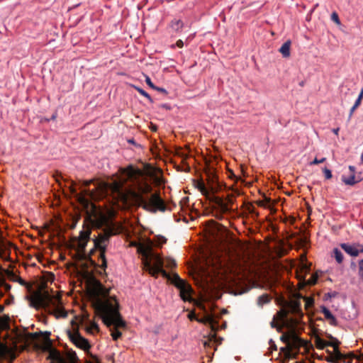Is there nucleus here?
I'll return each instance as SVG.
<instances>
[{
    "label": "nucleus",
    "instance_id": "60",
    "mask_svg": "<svg viewBox=\"0 0 363 363\" xmlns=\"http://www.w3.org/2000/svg\"><path fill=\"white\" fill-rule=\"evenodd\" d=\"M361 160L363 162V152H362V154L361 155Z\"/></svg>",
    "mask_w": 363,
    "mask_h": 363
},
{
    "label": "nucleus",
    "instance_id": "15",
    "mask_svg": "<svg viewBox=\"0 0 363 363\" xmlns=\"http://www.w3.org/2000/svg\"><path fill=\"white\" fill-rule=\"evenodd\" d=\"M362 180V178L357 177L355 174H350L348 177H346L345 175L342 176V181L344 184L349 186H353L355 184L359 182Z\"/></svg>",
    "mask_w": 363,
    "mask_h": 363
},
{
    "label": "nucleus",
    "instance_id": "24",
    "mask_svg": "<svg viewBox=\"0 0 363 363\" xmlns=\"http://www.w3.org/2000/svg\"><path fill=\"white\" fill-rule=\"evenodd\" d=\"M216 202L223 212H226L228 210L227 204L221 199L216 198Z\"/></svg>",
    "mask_w": 363,
    "mask_h": 363
},
{
    "label": "nucleus",
    "instance_id": "7",
    "mask_svg": "<svg viewBox=\"0 0 363 363\" xmlns=\"http://www.w3.org/2000/svg\"><path fill=\"white\" fill-rule=\"evenodd\" d=\"M340 247L351 257H357L363 252V245L358 242H343L340 244Z\"/></svg>",
    "mask_w": 363,
    "mask_h": 363
},
{
    "label": "nucleus",
    "instance_id": "16",
    "mask_svg": "<svg viewBox=\"0 0 363 363\" xmlns=\"http://www.w3.org/2000/svg\"><path fill=\"white\" fill-rule=\"evenodd\" d=\"M291 44V42L289 40L286 41L279 48V51L281 52L283 57H289L290 56Z\"/></svg>",
    "mask_w": 363,
    "mask_h": 363
},
{
    "label": "nucleus",
    "instance_id": "30",
    "mask_svg": "<svg viewBox=\"0 0 363 363\" xmlns=\"http://www.w3.org/2000/svg\"><path fill=\"white\" fill-rule=\"evenodd\" d=\"M167 267H169V268H172V267H175L177 264H176V261L173 259H167Z\"/></svg>",
    "mask_w": 363,
    "mask_h": 363
},
{
    "label": "nucleus",
    "instance_id": "56",
    "mask_svg": "<svg viewBox=\"0 0 363 363\" xmlns=\"http://www.w3.org/2000/svg\"><path fill=\"white\" fill-rule=\"evenodd\" d=\"M326 345H329V346L334 347L333 344L330 343V342H328Z\"/></svg>",
    "mask_w": 363,
    "mask_h": 363
},
{
    "label": "nucleus",
    "instance_id": "39",
    "mask_svg": "<svg viewBox=\"0 0 363 363\" xmlns=\"http://www.w3.org/2000/svg\"><path fill=\"white\" fill-rule=\"evenodd\" d=\"M357 108V107H355L354 106H352V107L350 108V113H349V116H348V119L347 121H350L352 116V114L354 113V111Z\"/></svg>",
    "mask_w": 363,
    "mask_h": 363
},
{
    "label": "nucleus",
    "instance_id": "11",
    "mask_svg": "<svg viewBox=\"0 0 363 363\" xmlns=\"http://www.w3.org/2000/svg\"><path fill=\"white\" fill-rule=\"evenodd\" d=\"M15 358L16 355L12 349L6 344L0 342V359H9L13 361Z\"/></svg>",
    "mask_w": 363,
    "mask_h": 363
},
{
    "label": "nucleus",
    "instance_id": "18",
    "mask_svg": "<svg viewBox=\"0 0 363 363\" xmlns=\"http://www.w3.org/2000/svg\"><path fill=\"white\" fill-rule=\"evenodd\" d=\"M197 189L201 192V194L207 197L210 196L211 193H213V188L211 187V190H209L205 185L203 182H200L197 184Z\"/></svg>",
    "mask_w": 363,
    "mask_h": 363
},
{
    "label": "nucleus",
    "instance_id": "61",
    "mask_svg": "<svg viewBox=\"0 0 363 363\" xmlns=\"http://www.w3.org/2000/svg\"><path fill=\"white\" fill-rule=\"evenodd\" d=\"M71 323H72V325H74V320H72Z\"/></svg>",
    "mask_w": 363,
    "mask_h": 363
},
{
    "label": "nucleus",
    "instance_id": "58",
    "mask_svg": "<svg viewBox=\"0 0 363 363\" xmlns=\"http://www.w3.org/2000/svg\"><path fill=\"white\" fill-rule=\"evenodd\" d=\"M162 240H162V243H164V242H166V239H165V238H162Z\"/></svg>",
    "mask_w": 363,
    "mask_h": 363
},
{
    "label": "nucleus",
    "instance_id": "6",
    "mask_svg": "<svg viewBox=\"0 0 363 363\" xmlns=\"http://www.w3.org/2000/svg\"><path fill=\"white\" fill-rule=\"evenodd\" d=\"M174 285L179 289L180 296L184 301H191L193 289L184 280L182 279L177 274L174 275Z\"/></svg>",
    "mask_w": 363,
    "mask_h": 363
},
{
    "label": "nucleus",
    "instance_id": "27",
    "mask_svg": "<svg viewBox=\"0 0 363 363\" xmlns=\"http://www.w3.org/2000/svg\"><path fill=\"white\" fill-rule=\"evenodd\" d=\"M331 20L335 22L337 25H340V20L338 14L336 12H333L331 14Z\"/></svg>",
    "mask_w": 363,
    "mask_h": 363
},
{
    "label": "nucleus",
    "instance_id": "34",
    "mask_svg": "<svg viewBox=\"0 0 363 363\" xmlns=\"http://www.w3.org/2000/svg\"><path fill=\"white\" fill-rule=\"evenodd\" d=\"M335 347V357H331L327 359V361L330 363H335V361L337 359V350H338V349L337 347Z\"/></svg>",
    "mask_w": 363,
    "mask_h": 363
},
{
    "label": "nucleus",
    "instance_id": "10",
    "mask_svg": "<svg viewBox=\"0 0 363 363\" xmlns=\"http://www.w3.org/2000/svg\"><path fill=\"white\" fill-rule=\"evenodd\" d=\"M198 322L209 325L213 331L218 328V323L216 319V315L213 313L205 311V314L201 318L196 319Z\"/></svg>",
    "mask_w": 363,
    "mask_h": 363
},
{
    "label": "nucleus",
    "instance_id": "49",
    "mask_svg": "<svg viewBox=\"0 0 363 363\" xmlns=\"http://www.w3.org/2000/svg\"><path fill=\"white\" fill-rule=\"evenodd\" d=\"M5 287H6V289L8 291V290H9V289H11V285H9V284H6V285L5 286Z\"/></svg>",
    "mask_w": 363,
    "mask_h": 363
},
{
    "label": "nucleus",
    "instance_id": "45",
    "mask_svg": "<svg viewBox=\"0 0 363 363\" xmlns=\"http://www.w3.org/2000/svg\"><path fill=\"white\" fill-rule=\"evenodd\" d=\"M339 130H340V128H333V133L334 134H335L336 135H338V133H339Z\"/></svg>",
    "mask_w": 363,
    "mask_h": 363
},
{
    "label": "nucleus",
    "instance_id": "26",
    "mask_svg": "<svg viewBox=\"0 0 363 363\" xmlns=\"http://www.w3.org/2000/svg\"><path fill=\"white\" fill-rule=\"evenodd\" d=\"M358 274L359 278L363 280V259L358 262Z\"/></svg>",
    "mask_w": 363,
    "mask_h": 363
},
{
    "label": "nucleus",
    "instance_id": "4",
    "mask_svg": "<svg viewBox=\"0 0 363 363\" xmlns=\"http://www.w3.org/2000/svg\"><path fill=\"white\" fill-rule=\"evenodd\" d=\"M115 228L113 226L106 227L102 233H101L97 238L94 240V246L100 250V258L101 259V267L106 268L107 263L105 257L106 246L109 242L110 238L114 235Z\"/></svg>",
    "mask_w": 363,
    "mask_h": 363
},
{
    "label": "nucleus",
    "instance_id": "48",
    "mask_svg": "<svg viewBox=\"0 0 363 363\" xmlns=\"http://www.w3.org/2000/svg\"><path fill=\"white\" fill-rule=\"evenodd\" d=\"M4 310V306L2 305H0V313H2Z\"/></svg>",
    "mask_w": 363,
    "mask_h": 363
},
{
    "label": "nucleus",
    "instance_id": "5",
    "mask_svg": "<svg viewBox=\"0 0 363 363\" xmlns=\"http://www.w3.org/2000/svg\"><path fill=\"white\" fill-rule=\"evenodd\" d=\"M150 254L151 259L145 264L146 270L154 277L157 278L161 274L163 277L167 278L168 274L163 269L164 264L163 259L157 254L151 252Z\"/></svg>",
    "mask_w": 363,
    "mask_h": 363
},
{
    "label": "nucleus",
    "instance_id": "17",
    "mask_svg": "<svg viewBox=\"0 0 363 363\" xmlns=\"http://www.w3.org/2000/svg\"><path fill=\"white\" fill-rule=\"evenodd\" d=\"M170 27L173 30L179 33L182 31L184 23L180 19H173L170 23Z\"/></svg>",
    "mask_w": 363,
    "mask_h": 363
},
{
    "label": "nucleus",
    "instance_id": "57",
    "mask_svg": "<svg viewBox=\"0 0 363 363\" xmlns=\"http://www.w3.org/2000/svg\"><path fill=\"white\" fill-rule=\"evenodd\" d=\"M355 266H356V265H355V263H354V262H352L351 263V267H354Z\"/></svg>",
    "mask_w": 363,
    "mask_h": 363
},
{
    "label": "nucleus",
    "instance_id": "19",
    "mask_svg": "<svg viewBox=\"0 0 363 363\" xmlns=\"http://www.w3.org/2000/svg\"><path fill=\"white\" fill-rule=\"evenodd\" d=\"M270 301V296L267 294H264L257 298V303L259 307H262L264 304L269 303Z\"/></svg>",
    "mask_w": 363,
    "mask_h": 363
},
{
    "label": "nucleus",
    "instance_id": "51",
    "mask_svg": "<svg viewBox=\"0 0 363 363\" xmlns=\"http://www.w3.org/2000/svg\"><path fill=\"white\" fill-rule=\"evenodd\" d=\"M286 338L284 335H282V336L281 337V340L282 341H284V342H285V341H286Z\"/></svg>",
    "mask_w": 363,
    "mask_h": 363
},
{
    "label": "nucleus",
    "instance_id": "12",
    "mask_svg": "<svg viewBox=\"0 0 363 363\" xmlns=\"http://www.w3.org/2000/svg\"><path fill=\"white\" fill-rule=\"evenodd\" d=\"M320 312L324 315L325 319L332 326H337L338 323L337 318L331 313V311L325 306H320Z\"/></svg>",
    "mask_w": 363,
    "mask_h": 363
},
{
    "label": "nucleus",
    "instance_id": "38",
    "mask_svg": "<svg viewBox=\"0 0 363 363\" xmlns=\"http://www.w3.org/2000/svg\"><path fill=\"white\" fill-rule=\"evenodd\" d=\"M84 195L92 196V193H91L89 190H84V195H77V196H79V199L84 200Z\"/></svg>",
    "mask_w": 363,
    "mask_h": 363
},
{
    "label": "nucleus",
    "instance_id": "32",
    "mask_svg": "<svg viewBox=\"0 0 363 363\" xmlns=\"http://www.w3.org/2000/svg\"><path fill=\"white\" fill-rule=\"evenodd\" d=\"M270 326L272 328H277L278 331H280V328L277 326V324L276 323V316H274L272 320L270 322Z\"/></svg>",
    "mask_w": 363,
    "mask_h": 363
},
{
    "label": "nucleus",
    "instance_id": "23",
    "mask_svg": "<svg viewBox=\"0 0 363 363\" xmlns=\"http://www.w3.org/2000/svg\"><path fill=\"white\" fill-rule=\"evenodd\" d=\"M134 87L138 91V92L139 94H140L142 96L147 98L150 102H151V103L153 102V100H152V97L150 96V95L147 92H146L144 89H143L142 88L138 87V86H134Z\"/></svg>",
    "mask_w": 363,
    "mask_h": 363
},
{
    "label": "nucleus",
    "instance_id": "21",
    "mask_svg": "<svg viewBox=\"0 0 363 363\" xmlns=\"http://www.w3.org/2000/svg\"><path fill=\"white\" fill-rule=\"evenodd\" d=\"M49 357L50 358L52 363H63L62 357L57 351L51 352L49 355Z\"/></svg>",
    "mask_w": 363,
    "mask_h": 363
},
{
    "label": "nucleus",
    "instance_id": "54",
    "mask_svg": "<svg viewBox=\"0 0 363 363\" xmlns=\"http://www.w3.org/2000/svg\"><path fill=\"white\" fill-rule=\"evenodd\" d=\"M299 85H300L301 86H304V82H303V81H302V82H301L299 83Z\"/></svg>",
    "mask_w": 363,
    "mask_h": 363
},
{
    "label": "nucleus",
    "instance_id": "37",
    "mask_svg": "<svg viewBox=\"0 0 363 363\" xmlns=\"http://www.w3.org/2000/svg\"><path fill=\"white\" fill-rule=\"evenodd\" d=\"M306 301V306H311L313 304V298H308L305 297H302Z\"/></svg>",
    "mask_w": 363,
    "mask_h": 363
},
{
    "label": "nucleus",
    "instance_id": "44",
    "mask_svg": "<svg viewBox=\"0 0 363 363\" xmlns=\"http://www.w3.org/2000/svg\"><path fill=\"white\" fill-rule=\"evenodd\" d=\"M13 298L11 297L10 299L6 300L5 303L6 305H9V304H11L13 302Z\"/></svg>",
    "mask_w": 363,
    "mask_h": 363
},
{
    "label": "nucleus",
    "instance_id": "55",
    "mask_svg": "<svg viewBox=\"0 0 363 363\" xmlns=\"http://www.w3.org/2000/svg\"><path fill=\"white\" fill-rule=\"evenodd\" d=\"M91 182V181L86 182L85 185L88 186Z\"/></svg>",
    "mask_w": 363,
    "mask_h": 363
},
{
    "label": "nucleus",
    "instance_id": "20",
    "mask_svg": "<svg viewBox=\"0 0 363 363\" xmlns=\"http://www.w3.org/2000/svg\"><path fill=\"white\" fill-rule=\"evenodd\" d=\"M332 257H334L338 264L343 262L344 256L342 252L338 248H334L333 250Z\"/></svg>",
    "mask_w": 363,
    "mask_h": 363
},
{
    "label": "nucleus",
    "instance_id": "50",
    "mask_svg": "<svg viewBox=\"0 0 363 363\" xmlns=\"http://www.w3.org/2000/svg\"><path fill=\"white\" fill-rule=\"evenodd\" d=\"M265 202H266L267 203H270V199L266 198V199H265Z\"/></svg>",
    "mask_w": 363,
    "mask_h": 363
},
{
    "label": "nucleus",
    "instance_id": "40",
    "mask_svg": "<svg viewBox=\"0 0 363 363\" xmlns=\"http://www.w3.org/2000/svg\"><path fill=\"white\" fill-rule=\"evenodd\" d=\"M153 89L157 91H160L161 93H163L164 94H167V90L165 89H164V88L155 86V88H154Z\"/></svg>",
    "mask_w": 363,
    "mask_h": 363
},
{
    "label": "nucleus",
    "instance_id": "46",
    "mask_svg": "<svg viewBox=\"0 0 363 363\" xmlns=\"http://www.w3.org/2000/svg\"><path fill=\"white\" fill-rule=\"evenodd\" d=\"M258 204L260 206H264V207L266 206V204L264 203V201H259Z\"/></svg>",
    "mask_w": 363,
    "mask_h": 363
},
{
    "label": "nucleus",
    "instance_id": "3",
    "mask_svg": "<svg viewBox=\"0 0 363 363\" xmlns=\"http://www.w3.org/2000/svg\"><path fill=\"white\" fill-rule=\"evenodd\" d=\"M30 305L35 308H43L57 318H66L67 311L62 306L60 294H50L48 291L38 294L30 301Z\"/></svg>",
    "mask_w": 363,
    "mask_h": 363
},
{
    "label": "nucleus",
    "instance_id": "29",
    "mask_svg": "<svg viewBox=\"0 0 363 363\" xmlns=\"http://www.w3.org/2000/svg\"><path fill=\"white\" fill-rule=\"evenodd\" d=\"M362 98H363V87H362V89L361 90V92L359 93V94L358 96V98L357 99V100L353 106H354L355 107H358L361 104Z\"/></svg>",
    "mask_w": 363,
    "mask_h": 363
},
{
    "label": "nucleus",
    "instance_id": "42",
    "mask_svg": "<svg viewBox=\"0 0 363 363\" xmlns=\"http://www.w3.org/2000/svg\"><path fill=\"white\" fill-rule=\"evenodd\" d=\"M176 45L179 48H182L184 46V43L182 40H178L176 43Z\"/></svg>",
    "mask_w": 363,
    "mask_h": 363
},
{
    "label": "nucleus",
    "instance_id": "36",
    "mask_svg": "<svg viewBox=\"0 0 363 363\" xmlns=\"http://www.w3.org/2000/svg\"><path fill=\"white\" fill-rule=\"evenodd\" d=\"M337 295V292L335 291H333V292H329V293H327L325 294V298L327 299V298H334Z\"/></svg>",
    "mask_w": 363,
    "mask_h": 363
},
{
    "label": "nucleus",
    "instance_id": "8",
    "mask_svg": "<svg viewBox=\"0 0 363 363\" xmlns=\"http://www.w3.org/2000/svg\"><path fill=\"white\" fill-rule=\"evenodd\" d=\"M68 335L70 340L77 347L82 349L84 350H88L91 347L89 341L86 338L83 337L78 331H77L74 333L69 332Z\"/></svg>",
    "mask_w": 363,
    "mask_h": 363
},
{
    "label": "nucleus",
    "instance_id": "53",
    "mask_svg": "<svg viewBox=\"0 0 363 363\" xmlns=\"http://www.w3.org/2000/svg\"><path fill=\"white\" fill-rule=\"evenodd\" d=\"M152 130L153 131H156L157 130V127L155 125L152 126Z\"/></svg>",
    "mask_w": 363,
    "mask_h": 363
},
{
    "label": "nucleus",
    "instance_id": "28",
    "mask_svg": "<svg viewBox=\"0 0 363 363\" xmlns=\"http://www.w3.org/2000/svg\"><path fill=\"white\" fill-rule=\"evenodd\" d=\"M323 171L324 176L326 179H330L332 178V177H333L332 172L329 169H328L327 167H325L323 169Z\"/></svg>",
    "mask_w": 363,
    "mask_h": 363
},
{
    "label": "nucleus",
    "instance_id": "25",
    "mask_svg": "<svg viewBox=\"0 0 363 363\" xmlns=\"http://www.w3.org/2000/svg\"><path fill=\"white\" fill-rule=\"evenodd\" d=\"M281 352H284V355L288 359H292L295 357L294 354L293 353L291 350H289V348L281 347Z\"/></svg>",
    "mask_w": 363,
    "mask_h": 363
},
{
    "label": "nucleus",
    "instance_id": "2",
    "mask_svg": "<svg viewBox=\"0 0 363 363\" xmlns=\"http://www.w3.org/2000/svg\"><path fill=\"white\" fill-rule=\"evenodd\" d=\"M123 174L126 181L131 183L129 193L140 206L151 213L167 210V207L160 194H152L151 185L142 179L140 169L130 165L123 169Z\"/></svg>",
    "mask_w": 363,
    "mask_h": 363
},
{
    "label": "nucleus",
    "instance_id": "9",
    "mask_svg": "<svg viewBox=\"0 0 363 363\" xmlns=\"http://www.w3.org/2000/svg\"><path fill=\"white\" fill-rule=\"evenodd\" d=\"M91 230L89 228L83 229L80 231L79 235L77 240V245L79 250L85 253V248L87 242L90 240Z\"/></svg>",
    "mask_w": 363,
    "mask_h": 363
},
{
    "label": "nucleus",
    "instance_id": "22",
    "mask_svg": "<svg viewBox=\"0 0 363 363\" xmlns=\"http://www.w3.org/2000/svg\"><path fill=\"white\" fill-rule=\"evenodd\" d=\"M337 358L341 359L344 363H352V358L342 354L339 350H337Z\"/></svg>",
    "mask_w": 363,
    "mask_h": 363
},
{
    "label": "nucleus",
    "instance_id": "47",
    "mask_svg": "<svg viewBox=\"0 0 363 363\" xmlns=\"http://www.w3.org/2000/svg\"><path fill=\"white\" fill-rule=\"evenodd\" d=\"M162 107H164V108H165L167 109H169L170 108V107H169V106L168 104H163Z\"/></svg>",
    "mask_w": 363,
    "mask_h": 363
},
{
    "label": "nucleus",
    "instance_id": "35",
    "mask_svg": "<svg viewBox=\"0 0 363 363\" xmlns=\"http://www.w3.org/2000/svg\"><path fill=\"white\" fill-rule=\"evenodd\" d=\"M91 330H95L99 331V325L95 322H91V328L87 329V330L91 331Z\"/></svg>",
    "mask_w": 363,
    "mask_h": 363
},
{
    "label": "nucleus",
    "instance_id": "31",
    "mask_svg": "<svg viewBox=\"0 0 363 363\" xmlns=\"http://www.w3.org/2000/svg\"><path fill=\"white\" fill-rule=\"evenodd\" d=\"M325 160H326L325 157H323L320 160L315 158L312 162H311L310 164L311 165L318 164L320 163L324 162L325 161Z\"/></svg>",
    "mask_w": 363,
    "mask_h": 363
},
{
    "label": "nucleus",
    "instance_id": "33",
    "mask_svg": "<svg viewBox=\"0 0 363 363\" xmlns=\"http://www.w3.org/2000/svg\"><path fill=\"white\" fill-rule=\"evenodd\" d=\"M145 82L152 89L155 88V85L152 82L150 78L148 76L145 77Z\"/></svg>",
    "mask_w": 363,
    "mask_h": 363
},
{
    "label": "nucleus",
    "instance_id": "59",
    "mask_svg": "<svg viewBox=\"0 0 363 363\" xmlns=\"http://www.w3.org/2000/svg\"><path fill=\"white\" fill-rule=\"evenodd\" d=\"M315 283V279L311 281V284H314Z\"/></svg>",
    "mask_w": 363,
    "mask_h": 363
},
{
    "label": "nucleus",
    "instance_id": "52",
    "mask_svg": "<svg viewBox=\"0 0 363 363\" xmlns=\"http://www.w3.org/2000/svg\"><path fill=\"white\" fill-rule=\"evenodd\" d=\"M128 143L134 144V143H135V141H134V140H133V139H131V140H128Z\"/></svg>",
    "mask_w": 363,
    "mask_h": 363
},
{
    "label": "nucleus",
    "instance_id": "1",
    "mask_svg": "<svg viewBox=\"0 0 363 363\" xmlns=\"http://www.w3.org/2000/svg\"><path fill=\"white\" fill-rule=\"evenodd\" d=\"M90 302L95 313L101 318L103 323L111 328V336L113 340H118L122 333L117 328H125V321L122 318L119 312V304L117 300L109 296V292L99 284L90 294Z\"/></svg>",
    "mask_w": 363,
    "mask_h": 363
},
{
    "label": "nucleus",
    "instance_id": "14",
    "mask_svg": "<svg viewBox=\"0 0 363 363\" xmlns=\"http://www.w3.org/2000/svg\"><path fill=\"white\" fill-rule=\"evenodd\" d=\"M290 311L294 315L298 316H303V312L301 310V304L299 300H295L291 302L290 306Z\"/></svg>",
    "mask_w": 363,
    "mask_h": 363
},
{
    "label": "nucleus",
    "instance_id": "41",
    "mask_svg": "<svg viewBox=\"0 0 363 363\" xmlns=\"http://www.w3.org/2000/svg\"><path fill=\"white\" fill-rule=\"evenodd\" d=\"M269 345L270 346V348L272 349L273 350H277V347L276 344L274 343V342L272 339L269 340Z\"/></svg>",
    "mask_w": 363,
    "mask_h": 363
},
{
    "label": "nucleus",
    "instance_id": "13",
    "mask_svg": "<svg viewBox=\"0 0 363 363\" xmlns=\"http://www.w3.org/2000/svg\"><path fill=\"white\" fill-rule=\"evenodd\" d=\"M113 198L118 200H125L126 194L123 189V186L120 183L116 182L111 187Z\"/></svg>",
    "mask_w": 363,
    "mask_h": 363
},
{
    "label": "nucleus",
    "instance_id": "62",
    "mask_svg": "<svg viewBox=\"0 0 363 363\" xmlns=\"http://www.w3.org/2000/svg\"><path fill=\"white\" fill-rule=\"evenodd\" d=\"M73 193L77 194L76 190H73Z\"/></svg>",
    "mask_w": 363,
    "mask_h": 363
},
{
    "label": "nucleus",
    "instance_id": "43",
    "mask_svg": "<svg viewBox=\"0 0 363 363\" xmlns=\"http://www.w3.org/2000/svg\"><path fill=\"white\" fill-rule=\"evenodd\" d=\"M349 169H350V171L351 172V174H355V169H356L355 167L350 165V166H349Z\"/></svg>",
    "mask_w": 363,
    "mask_h": 363
}]
</instances>
